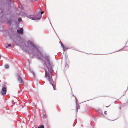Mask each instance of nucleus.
<instances>
[{
	"instance_id": "nucleus-26",
	"label": "nucleus",
	"mask_w": 128,
	"mask_h": 128,
	"mask_svg": "<svg viewBox=\"0 0 128 128\" xmlns=\"http://www.w3.org/2000/svg\"><path fill=\"white\" fill-rule=\"evenodd\" d=\"M81 126H82V125H81Z\"/></svg>"
},
{
	"instance_id": "nucleus-20",
	"label": "nucleus",
	"mask_w": 128,
	"mask_h": 128,
	"mask_svg": "<svg viewBox=\"0 0 128 128\" xmlns=\"http://www.w3.org/2000/svg\"><path fill=\"white\" fill-rule=\"evenodd\" d=\"M76 110L77 111L78 110V107H77V106H76Z\"/></svg>"
},
{
	"instance_id": "nucleus-6",
	"label": "nucleus",
	"mask_w": 128,
	"mask_h": 128,
	"mask_svg": "<svg viewBox=\"0 0 128 128\" xmlns=\"http://www.w3.org/2000/svg\"><path fill=\"white\" fill-rule=\"evenodd\" d=\"M18 80L19 82L20 83L23 84H24V81L22 78L20 76L19 74H18Z\"/></svg>"
},
{
	"instance_id": "nucleus-28",
	"label": "nucleus",
	"mask_w": 128,
	"mask_h": 128,
	"mask_svg": "<svg viewBox=\"0 0 128 128\" xmlns=\"http://www.w3.org/2000/svg\"><path fill=\"white\" fill-rule=\"evenodd\" d=\"M1 14V13H0V14Z\"/></svg>"
},
{
	"instance_id": "nucleus-8",
	"label": "nucleus",
	"mask_w": 128,
	"mask_h": 128,
	"mask_svg": "<svg viewBox=\"0 0 128 128\" xmlns=\"http://www.w3.org/2000/svg\"><path fill=\"white\" fill-rule=\"evenodd\" d=\"M59 43L60 44V45L62 46V47L64 49V52L66 50V49H67V48H66L65 47L64 45L62 43V42L61 41H60L59 42Z\"/></svg>"
},
{
	"instance_id": "nucleus-7",
	"label": "nucleus",
	"mask_w": 128,
	"mask_h": 128,
	"mask_svg": "<svg viewBox=\"0 0 128 128\" xmlns=\"http://www.w3.org/2000/svg\"><path fill=\"white\" fill-rule=\"evenodd\" d=\"M23 29L22 28H20V30L17 29V32H18L20 33V34H22L23 33Z\"/></svg>"
},
{
	"instance_id": "nucleus-10",
	"label": "nucleus",
	"mask_w": 128,
	"mask_h": 128,
	"mask_svg": "<svg viewBox=\"0 0 128 128\" xmlns=\"http://www.w3.org/2000/svg\"><path fill=\"white\" fill-rule=\"evenodd\" d=\"M98 114L100 115H102V110L100 109H99L98 110H97Z\"/></svg>"
},
{
	"instance_id": "nucleus-3",
	"label": "nucleus",
	"mask_w": 128,
	"mask_h": 128,
	"mask_svg": "<svg viewBox=\"0 0 128 128\" xmlns=\"http://www.w3.org/2000/svg\"><path fill=\"white\" fill-rule=\"evenodd\" d=\"M22 15L24 17H27L32 20H34L36 19V18L33 17V15H28L25 12H23L22 14Z\"/></svg>"
},
{
	"instance_id": "nucleus-12",
	"label": "nucleus",
	"mask_w": 128,
	"mask_h": 128,
	"mask_svg": "<svg viewBox=\"0 0 128 128\" xmlns=\"http://www.w3.org/2000/svg\"><path fill=\"white\" fill-rule=\"evenodd\" d=\"M29 71H30L33 74L34 76V75H35V73L33 72V71H32L30 69V68H29Z\"/></svg>"
},
{
	"instance_id": "nucleus-25",
	"label": "nucleus",
	"mask_w": 128,
	"mask_h": 128,
	"mask_svg": "<svg viewBox=\"0 0 128 128\" xmlns=\"http://www.w3.org/2000/svg\"><path fill=\"white\" fill-rule=\"evenodd\" d=\"M8 48V46H6V48Z\"/></svg>"
},
{
	"instance_id": "nucleus-23",
	"label": "nucleus",
	"mask_w": 128,
	"mask_h": 128,
	"mask_svg": "<svg viewBox=\"0 0 128 128\" xmlns=\"http://www.w3.org/2000/svg\"><path fill=\"white\" fill-rule=\"evenodd\" d=\"M110 105H109V106H106V107H107V108H108V106H109Z\"/></svg>"
},
{
	"instance_id": "nucleus-27",
	"label": "nucleus",
	"mask_w": 128,
	"mask_h": 128,
	"mask_svg": "<svg viewBox=\"0 0 128 128\" xmlns=\"http://www.w3.org/2000/svg\"><path fill=\"white\" fill-rule=\"evenodd\" d=\"M0 9L1 10V8H0Z\"/></svg>"
},
{
	"instance_id": "nucleus-16",
	"label": "nucleus",
	"mask_w": 128,
	"mask_h": 128,
	"mask_svg": "<svg viewBox=\"0 0 128 128\" xmlns=\"http://www.w3.org/2000/svg\"><path fill=\"white\" fill-rule=\"evenodd\" d=\"M7 45L9 47H10L11 45V44H7Z\"/></svg>"
},
{
	"instance_id": "nucleus-24",
	"label": "nucleus",
	"mask_w": 128,
	"mask_h": 128,
	"mask_svg": "<svg viewBox=\"0 0 128 128\" xmlns=\"http://www.w3.org/2000/svg\"><path fill=\"white\" fill-rule=\"evenodd\" d=\"M12 0H9L10 1H12Z\"/></svg>"
},
{
	"instance_id": "nucleus-17",
	"label": "nucleus",
	"mask_w": 128,
	"mask_h": 128,
	"mask_svg": "<svg viewBox=\"0 0 128 128\" xmlns=\"http://www.w3.org/2000/svg\"><path fill=\"white\" fill-rule=\"evenodd\" d=\"M75 98H76V104H77V100L76 97H75Z\"/></svg>"
},
{
	"instance_id": "nucleus-18",
	"label": "nucleus",
	"mask_w": 128,
	"mask_h": 128,
	"mask_svg": "<svg viewBox=\"0 0 128 128\" xmlns=\"http://www.w3.org/2000/svg\"><path fill=\"white\" fill-rule=\"evenodd\" d=\"M44 12V11H41L40 12V13H41V14L42 13H43Z\"/></svg>"
},
{
	"instance_id": "nucleus-15",
	"label": "nucleus",
	"mask_w": 128,
	"mask_h": 128,
	"mask_svg": "<svg viewBox=\"0 0 128 128\" xmlns=\"http://www.w3.org/2000/svg\"><path fill=\"white\" fill-rule=\"evenodd\" d=\"M46 115L45 114H43V117L44 118H46Z\"/></svg>"
},
{
	"instance_id": "nucleus-14",
	"label": "nucleus",
	"mask_w": 128,
	"mask_h": 128,
	"mask_svg": "<svg viewBox=\"0 0 128 128\" xmlns=\"http://www.w3.org/2000/svg\"><path fill=\"white\" fill-rule=\"evenodd\" d=\"M38 128H44V126H43L41 125L38 127Z\"/></svg>"
},
{
	"instance_id": "nucleus-19",
	"label": "nucleus",
	"mask_w": 128,
	"mask_h": 128,
	"mask_svg": "<svg viewBox=\"0 0 128 128\" xmlns=\"http://www.w3.org/2000/svg\"><path fill=\"white\" fill-rule=\"evenodd\" d=\"M106 111H105L104 112V114H106Z\"/></svg>"
},
{
	"instance_id": "nucleus-11",
	"label": "nucleus",
	"mask_w": 128,
	"mask_h": 128,
	"mask_svg": "<svg viewBox=\"0 0 128 128\" xmlns=\"http://www.w3.org/2000/svg\"><path fill=\"white\" fill-rule=\"evenodd\" d=\"M4 67L5 68L8 69L9 68V65L8 64H6L5 65Z\"/></svg>"
},
{
	"instance_id": "nucleus-9",
	"label": "nucleus",
	"mask_w": 128,
	"mask_h": 128,
	"mask_svg": "<svg viewBox=\"0 0 128 128\" xmlns=\"http://www.w3.org/2000/svg\"><path fill=\"white\" fill-rule=\"evenodd\" d=\"M7 22L8 24L9 25H10L12 24V20H11L10 19L7 20Z\"/></svg>"
},
{
	"instance_id": "nucleus-1",
	"label": "nucleus",
	"mask_w": 128,
	"mask_h": 128,
	"mask_svg": "<svg viewBox=\"0 0 128 128\" xmlns=\"http://www.w3.org/2000/svg\"><path fill=\"white\" fill-rule=\"evenodd\" d=\"M30 44L32 48V52L30 53V56L32 54V58H34V56L36 55V51L37 56L38 58L42 60L48 70L47 71L45 70V76L46 77H48V80L50 82V84L52 85L54 90H56V89L55 86L56 84V82L53 81L52 79V71L54 64L52 62H50L49 56L48 55L45 54L44 56L38 50L37 46L34 45L32 42H30Z\"/></svg>"
},
{
	"instance_id": "nucleus-4",
	"label": "nucleus",
	"mask_w": 128,
	"mask_h": 128,
	"mask_svg": "<svg viewBox=\"0 0 128 128\" xmlns=\"http://www.w3.org/2000/svg\"><path fill=\"white\" fill-rule=\"evenodd\" d=\"M7 91L6 87V86H3L2 89L0 91V93L3 96L6 94Z\"/></svg>"
},
{
	"instance_id": "nucleus-2",
	"label": "nucleus",
	"mask_w": 128,
	"mask_h": 128,
	"mask_svg": "<svg viewBox=\"0 0 128 128\" xmlns=\"http://www.w3.org/2000/svg\"><path fill=\"white\" fill-rule=\"evenodd\" d=\"M10 39L12 40L16 45H18L20 43V36H16L14 34H10Z\"/></svg>"
},
{
	"instance_id": "nucleus-22",
	"label": "nucleus",
	"mask_w": 128,
	"mask_h": 128,
	"mask_svg": "<svg viewBox=\"0 0 128 128\" xmlns=\"http://www.w3.org/2000/svg\"><path fill=\"white\" fill-rule=\"evenodd\" d=\"M21 9H23V8L22 7H21Z\"/></svg>"
},
{
	"instance_id": "nucleus-21",
	"label": "nucleus",
	"mask_w": 128,
	"mask_h": 128,
	"mask_svg": "<svg viewBox=\"0 0 128 128\" xmlns=\"http://www.w3.org/2000/svg\"><path fill=\"white\" fill-rule=\"evenodd\" d=\"M6 32H8V31H7V30H6Z\"/></svg>"
},
{
	"instance_id": "nucleus-5",
	"label": "nucleus",
	"mask_w": 128,
	"mask_h": 128,
	"mask_svg": "<svg viewBox=\"0 0 128 128\" xmlns=\"http://www.w3.org/2000/svg\"><path fill=\"white\" fill-rule=\"evenodd\" d=\"M42 15L40 12H38L36 14V15L34 16L33 15V17L36 18V19L34 20H40L41 18Z\"/></svg>"
},
{
	"instance_id": "nucleus-13",
	"label": "nucleus",
	"mask_w": 128,
	"mask_h": 128,
	"mask_svg": "<svg viewBox=\"0 0 128 128\" xmlns=\"http://www.w3.org/2000/svg\"><path fill=\"white\" fill-rule=\"evenodd\" d=\"M18 21L19 22H22V19L20 17H19L18 19Z\"/></svg>"
}]
</instances>
